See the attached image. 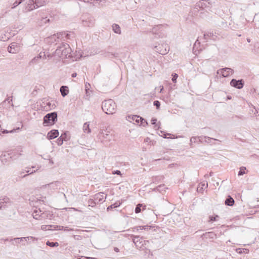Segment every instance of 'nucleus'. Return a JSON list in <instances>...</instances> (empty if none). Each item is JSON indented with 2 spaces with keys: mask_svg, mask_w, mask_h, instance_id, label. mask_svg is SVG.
<instances>
[{
  "mask_svg": "<svg viewBox=\"0 0 259 259\" xmlns=\"http://www.w3.org/2000/svg\"><path fill=\"white\" fill-rule=\"evenodd\" d=\"M140 121H141L140 125H143V126H145L148 124V122L142 118V119L140 120Z\"/></svg>",
  "mask_w": 259,
  "mask_h": 259,
  "instance_id": "nucleus-48",
  "label": "nucleus"
},
{
  "mask_svg": "<svg viewBox=\"0 0 259 259\" xmlns=\"http://www.w3.org/2000/svg\"><path fill=\"white\" fill-rule=\"evenodd\" d=\"M39 168H40V166H38L37 167V169H36V170H34L32 171H30V168H27V169H28L27 170L25 169V171L26 172H27V173H28V175H30V174H33L34 172H36L38 169H39Z\"/></svg>",
  "mask_w": 259,
  "mask_h": 259,
  "instance_id": "nucleus-42",
  "label": "nucleus"
},
{
  "mask_svg": "<svg viewBox=\"0 0 259 259\" xmlns=\"http://www.w3.org/2000/svg\"><path fill=\"white\" fill-rule=\"evenodd\" d=\"M68 34L66 33L65 32H61L60 33H58L57 34H54L52 37V38H54L56 40L55 38L57 37L58 39H63L64 38H68Z\"/></svg>",
  "mask_w": 259,
  "mask_h": 259,
  "instance_id": "nucleus-20",
  "label": "nucleus"
},
{
  "mask_svg": "<svg viewBox=\"0 0 259 259\" xmlns=\"http://www.w3.org/2000/svg\"><path fill=\"white\" fill-rule=\"evenodd\" d=\"M204 186H205L204 183L199 185V186L197 188V191L199 192H202L204 190Z\"/></svg>",
  "mask_w": 259,
  "mask_h": 259,
  "instance_id": "nucleus-40",
  "label": "nucleus"
},
{
  "mask_svg": "<svg viewBox=\"0 0 259 259\" xmlns=\"http://www.w3.org/2000/svg\"><path fill=\"white\" fill-rule=\"evenodd\" d=\"M47 105L48 106V109H54L55 107V105L54 103L52 104L50 102L47 103Z\"/></svg>",
  "mask_w": 259,
  "mask_h": 259,
  "instance_id": "nucleus-44",
  "label": "nucleus"
},
{
  "mask_svg": "<svg viewBox=\"0 0 259 259\" xmlns=\"http://www.w3.org/2000/svg\"><path fill=\"white\" fill-rule=\"evenodd\" d=\"M78 259H97L95 257L81 256Z\"/></svg>",
  "mask_w": 259,
  "mask_h": 259,
  "instance_id": "nucleus-54",
  "label": "nucleus"
},
{
  "mask_svg": "<svg viewBox=\"0 0 259 259\" xmlns=\"http://www.w3.org/2000/svg\"><path fill=\"white\" fill-rule=\"evenodd\" d=\"M156 122H157V119L156 118H152V119L151 120V124H153V125H155V128L156 129H158L159 128V126H157V125L156 124Z\"/></svg>",
  "mask_w": 259,
  "mask_h": 259,
  "instance_id": "nucleus-41",
  "label": "nucleus"
},
{
  "mask_svg": "<svg viewBox=\"0 0 259 259\" xmlns=\"http://www.w3.org/2000/svg\"><path fill=\"white\" fill-rule=\"evenodd\" d=\"M104 194L102 192H100L94 196V199L97 201V203L104 201Z\"/></svg>",
  "mask_w": 259,
  "mask_h": 259,
  "instance_id": "nucleus-22",
  "label": "nucleus"
},
{
  "mask_svg": "<svg viewBox=\"0 0 259 259\" xmlns=\"http://www.w3.org/2000/svg\"><path fill=\"white\" fill-rule=\"evenodd\" d=\"M76 76V73H73L72 74V77H75Z\"/></svg>",
  "mask_w": 259,
  "mask_h": 259,
  "instance_id": "nucleus-62",
  "label": "nucleus"
},
{
  "mask_svg": "<svg viewBox=\"0 0 259 259\" xmlns=\"http://www.w3.org/2000/svg\"><path fill=\"white\" fill-rule=\"evenodd\" d=\"M214 0H200L197 2L193 9L192 13L194 15H197V13H199V15L202 18L207 17L208 14V11H210ZM193 15V14H192Z\"/></svg>",
  "mask_w": 259,
  "mask_h": 259,
  "instance_id": "nucleus-1",
  "label": "nucleus"
},
{
  "mask_svg": "<svg viewBox=\"0 0 259 259\" xmlns=\"http://www.w3.org/2000/svg\"><path fill=\"white\" fill-rule=\"evenodd\" d=\"M41 157L44 159H49L50 156L48 155L46 157H42V155H41Z\"/></svg>",
  "mask_w": 259,
  "mask_h": 259,
  "instance_id": "nucleus-58",
  "label": "nucleus"
},
{
  "mask_svg": "<svg viewBox=\"0 0 259 259\" xmlns=\"http://www.w3.org/2000/svg\"><path fill=\"white\" fill-rule=\"evenodd\" d=\"M82 23L84 26L91 27L94 25L95 20L93 18L90 17L86 20H83Z\"/></svg>",
  "mask_w": 259,
  "mask_h": 259,
  "instance_id": "nucleus-18",
  "label": "nucleus"
},
{
  "mask_svg": "<svg viewBox=\"0 0 259 259\" xmlns=\"http://www.w3.org/2000/svg\"><path fill=\"white\" fill-rule=\"evenodd\" d=\"M112 174L114 175H121V171L119 170H116L112 171Z\"/></svg>",
  "mask_w": 259,
  "mask_h": 259,
  "instance_id": "nucleus-52",
  "label": "nucleus"
},
{
  "mask_svg": "<svg viewBox=\"0 0 259 259\" xmlns=\"http://www.w3.org/2000/svg\"><path fill=\"white\" fill-rule=\"evenodd\" d=\"M153 105H154V106L156 107V108L157 109H158L160 106V103L159 101L156 100V101H154Z\"/></svg>",
  "mask_w": 259,
  "mask_h": 259,
  "instance_id": "nucleus-43",
  "label": "nucleus"
},
{
  "mask_svg": "<svg viewBox=\"0 0 259 259\" xmlns=\"http://www.w3.org/2000/svg\"><path fill=\"white\" fill-rule=\"evenodd\" d=\"M142 207H143V210L144 209H145L146 208V206L145 205H143L142 204H138L136 207V208H135V213H138L139 212H140L142 210Z\"/></svg>",
  "mask_w": 259,
  "mask_h": 259,
  "instance_id": "nucleus-28",
  "label": "nucleus"
},
{
  "mask_svg": "<svg viewBox=\"0 0 259 259\" xmlns=\"http://www.w3.org/2000/svg\"><path fill=\"white\" fill-rule=\"evenodd\" d=\"M116 108V104L112 99L106 100L102 102V109L107 114H113L115 112Z\"/></svg>",
  "mask_w": 259,
  "mask_h": 259,
  "instance_id": "nucleus-3",
  "label": "nucleus"
},
{
  "mask_svg": "<svg viewBox=\"0 0 259 259\" xmlns=\"http://www.w3.org/2000/svg\"><path fill=\"white\" fill-rule=\"evenodd\" d=\"M219 33L213 30H209V31L205 32L203 35L204 39L206 40L209 39L213 40H216L219 39Z\"/></svg>",
  "mask_w": 259,
  "mask_h": 259,
  "instance_id": "nucleus-8",
  "label": "nucleus"
},
{
  "mask_svg": "<svg viewBox=\"0 0 259 259\" xmlns=\"http://www.w3.org/2000/svg\"><path fill=\"white\" fill-rule=\"evenodd\" d=\"M61 136H63V137L64 141H68L69 140V138L68 137L67 133L65 132V133L62 134Z\"/></svg>",
  "mask_w": 259,
  "mask_h": 259,
  "instance_id": "nucleus-46",
  "label": "nucleus"
},
{
  "mask_svg": "<svg viewBox=\"0 0 259 259\" xmlns=\"http://www.w3.org/2000/svg\"><path fill=\"white\" fill-rule=\"evenodd\" d=\"M142 119V117L138 115H129L127 117V120L130 122L135 121L137 123L139 124L140 120Z\"/></svg>",
  "mask_w": 259,
  "mask_h": 259,
  "instance_id": "nucleus-19",
  "label": "nucleus"
},
{
  "mask_svg": "<svg viewBox=\"0 0 259 259\" xmlns=\"http://www.w3.org/2000/svg\"><path fill=\"white\" fill-rule=\"evenodd\" d=\"M15 131V130H12L8 131L7 130L3 129L0 126V135L2 136L3 134H6L8 133H13Z\"/></svg>",
  "mask_w": 259,
  "mask_h": 259,
  "instance_id": "nucleus-32",
  "label": "nucleus"
},
{
  "mask_svg": "<svg viewBox=\"0 0 259 259\" xmlns=\"http://www.w3.org/2000/svg\"><path fill=\"white\" fill-rule=\"evenodd\" d=\"M31 239H36L35 237H33L32 236H28V237H21V238H14V241H17L20 240L21 241H25L28 242H30V240Z\"/></svg>",
  "mask_w": 259,
  "mask_h": 259,
  "instance_id": "nucleus-25",
  "label": "nucleus"
},
{
  "mask_svg": "<svg viewBox=\"0 0 259 259\" xmlns=\"http://www.w3.org/2000/svg\"><path fill=\"white\" fill-rule=\"evenodd\" d=\"M46 244L51 247H57L59 246V243L57 242H50L48 241Z\"/></svg>",
  "mask_w": 259,
  "mask_h": 259,
  "instance_id": "nucleus-35",
  "label": "nucleus"
},
{
  "mask_svg": "<svg viewBox=\"0 0 259 259\" xmlns=\"http://www.w3.org/2000/svg\"><path fill=\"white\" fill-rule=\"evenodd\" d=\"M54 229L55 230H64V231H73V229L70 228L68 227H64V226H53Z\"/></svg>",
  "mask_w": 259,
  "mask_h": 259,
  "instance_id": "nucleus-24",
  "label": "nucleus"
},
{
  "mask_svg": "<svg viewBox=\"0 0 259 259\" xmlns=\"http://www.w3.org/2000/svg\"><path fill=\"white\" fill-rule=\"evenodd\" d=\"M10 203V199L7 197L0 198V209L6 207V204Z\"/></svg>",
  "mask_w": 259,
  "mask_h": 259,
  "instance_id": "nucleus-17",
  "label": "nucleus"
},
{
  "mask_svg": "<svg viewBox=\"0 0 259 259\" xmlns=\"http://www.w3.org/2000/svg\"><path fill=\"white\" fill-rule=\"evenodd\" d=\"M71 49L67 44H63L56 50L54 56L62 59L72 57Z\"/></svg>",
  "mask_w": 259,
  "mask_h": 259,
  "instance_id": "nucleus-2",
  "label": "nucleus"
},
{
  "mask_svg": "<svg viewBox=\"0 0 259 259\" xmlns=\"http://www.w3.org/2000/svg\"><path fill=\"white\" fill-rule=\"evenodd\" d=\"M131 238L136 247L139 249H144L147 244L149 243V241L144 240L143 237L140 236L132 235Z\"/></svg>",
  "mask_w": 259,
  "mask_h": 259,
  "instance_id": "nucleus-4",
  "label": "nucleus"
},
{
  "mask_svg": "<svg viewBox=\"0 0 259 259\" xmlns=\"http://www.w3.org/2000/svg\"><path fill=\"white\" fill-rule=\"evenodd\" d=\"M8 51L9 53L14 54L18 52L19 47L16 42H12L8 48Z\"/></svg>",
  "mask_w": 259,
  "mask_h": 259,
  "instance_id": "nucleus-15",
  "label": "nucleus"
},
{
  "mask_svg": "<svg viewBox=\"0 0 259 259\" xmlns=\"http://www.w3.org/2000/svg\"><path fill=\"white\" fill-rule=\"evenodd\" d=\"M57 120V113L53 112L48 113L44 117L43 124L44 126H50L55 124Z\"/></svg>",
  "mask_w": 259,
  "mask_h": 259,
  "instance_id": "nucleus-5",
  "label": "nucleus"
},
{
  "mask_svg": "<svg viewBox=\"0 0 259 259\" xmlns=\"http://www.w3.org/2000/svg\"><path fill=\"white\" fill-rule=\"evenodd\" d=\"M60 91L61 95L64 97L67 96L69 93L68 88L67 86L62 85L60 87Z\"/></svg>",
  "mask_w": 259,
  "mask_h": 259,
  "instance_id": "nucleus-23",
  "label": "nucleus"
},
{
  "mask_svg": "<svg viewBox=\"0 0 259 259\" xmlns=\"http://www.w3.org/2000/svg\"><path fill=\"white\" fill-rule=\"evenodd\" d=\"M114 250L116 252H118L119 251V249H118V248L116 247H115L114 248Z\"/></svg>",
  "mask_w": 259,
  "mask_h": 259,
  "instance_id": "nucleus-57",
  "label": "nucleus"
},
{
  "mask_svg": "<svg viewBox=\"0 0 259 259\" xmlns=\"http://www.w3.org/2000/svg\"><path fill=\"white\" fill-rule=\"evenodd\" d=\"M48 0H29L26 8L29 11H31L35 9H37L41 6H44L47 3Z\"/></svg>",
  "mask_w": 259,
  "mask_h": 259,
  "instance_id": "nucleus-6",
  "label": "nucleus"
},
{
  "mask_svg": "<svg viewBox=\"0 0 259 259\" xmlns=\"http://www.w3.org/2000/svg\"><path fill=\"white\" fill-rule=\"evenodd\" d=\"M90 84L89 83L86 82L85 84V90L86 95H85L84 98H85V99L87 100H89V97H88V93H89V90H90Z\"/></svg>",
  "mask_w": 259,
  "mask_h": 259,
  "instance_id": "nucleus-34",
  "label": "nucleus"
},
{
  "mask_svg": "<svg viewBox=\"0 0 259 259\" xmlns=\"http://www.w3.org/2000/svg\"><path fill=\"white\" fill-rule=\"evenodd\" d=\"M59 136V132L57 130H52L47 134V138L49 140L54 139Z\"/></svg>",
  "mask_w": 259,
  "mask_h": 259,
  "instance_id": "nucleus-16",
  "label": "nucleus"
},
{
  "mask_svg": "<svg viewBox=\"0 0 259 259\" xmlns=\"http://www.w3.org/2000/svg\"><path fill=\"white\" fill-rule=\"evenodd\" d=\"M152 228L151 226H137L134 227V229H136L137 231H140L142 230H150Z\"/></svg>",
  "mask_w": 259,
  "mask_h": 259,
  "instance_id": "nucleus-29",
  "label": "nucleus"
},
{
  "mask_svg": "<svg viewBox=\"0 0 259 259\" xmlns=\"http://www.w3.org/2000/svg\"><path fill=\"white\" fill-rule=\"evenodd\" d=\"M225 203L227 205L232 206L234 203V200L230 196H228L225 200Z\"/></svg>",
  "mask_w": 259,
  "mask_h": 259,
  "instance_id": "nucleus-26",
  "label": "nucleus"
},
{
  "mask_svg": "<svg viewBox=\"0 0 259 259\" xmlns=\"http://www.w3.org/2000/svg\"><path fill=\"white\" fill-rule=\"evenodd\" d=\"M198 139L199 142L200 143H207L211 145L215 144V143L214 142V141H218L220 142H221L218 139L212 138H210V137H206V136H203L198 137Z\"/></svg>",
  "mask_w": 259,
  "mask_h": 259,
  "instance_id": "nucleus-10",
  "label": "nucleus"
},
{
  "mask_svg": "<svg viewBox=\"0 0 259 259\" xmlns=\"http://www.w3.org/2000/svg\"><path fill=\"white\" fill-rule=\"evenodd\" d=\"M60 183L58 181L54 182L51 183L50 184L45 185L44 186L45 188H50V189H52L53 190H55L58 189V187L60 186Z\"/></svg>",
  "mask_w": 259,
  "mask_h": 259,
  "instance_id": "nucleus-21",
  "label": "nucleus"
},
{
  "mask_svg": "<svg viewBox=\"0 0 259 259\" xmlns=\"http://www.w3.org/2000/svg\"><path fill=\"white\" fill-rule=\"evenodd\" d=\"M12 102V97L11 96V97H9L7 98V99H6L3 103H2V105L4 106L5 104H6L7 103V102H8V104H10V105L11 106H13V104L12 103L11 104V102Z\"/></svg>",
  "mask_w": 259,
  "mask_h": 259,
  "instance_id": "nucleus-36",
  "label": "nucleus"
},
{
  "mask_svg": "<svg viewBox=\"0 0 259 259\" xmlns=\"http://www.w3.org/2000/svg\"><path fill=\"white\" fill-rule=\"evenodd\" d=\"M22 3V0H16L15 3L13 4V6L12 7L13 9L16 7L17 6L20 5Z\"/></svg>",
  "mask_w": 259,
  "mask_h": 259,
  "instance_id": "nucleus-45",
  "label": "nucleus"
},
{
  "mask_svg": "<svg viewBox=\"0 0 259 259\" xmlns=\"http://www.w3.org/2000/svg\"><path fill=\"white\" fill-rule=\"evenodd\" d=\"M88 203H89V206L93 207H95L96 206V204L98 203L94 199H90L88 201Z\"/></svg>",
  "mask_w": 259,
  "mask_h": 259,
  "instance_id": "nucleus-37",
  "label": "nucleus"
},
{
  "mask_svg": "<svg viewBox=\"0 0 259 259\" xmlns=\"http://www.w3.org/2000/svg\"><path fill=\"white\" fill-rule=\"evenodd\" d=\"M112 30L116 33H117V34L121 33L120 28L118 24H114L112 25Z\"/></svg>",
  "mask_w": 259,
  "mask_h": 259,
  "instance_id": "nucleus-30",
  "label": "nucleus"
},
{
  "mask_svg": "<svg viewBox=\"0 0 259 259\" xmlns=\"http://www.w3.org/2000/svg\"><path fill=\"white\" fill-rule=\"evenodd\" d=\"M205 238L206 239H214L216 237V234L212 232H209L204 234Z\"/></svg>",
  "mask_w": 259,
  "mask_h": 259,
  "instance_id": "nucleus-27",
  "label": "nucleus"
},
{
  "mask_svg": "<svg viewBox=\"0 0 259 259\" xmlns=\"http://www.w3.org/2000/svg\"><path fill=\"white\" fill-rule=\"evenodd\" d=\"M246 167L242 166L240 167V170L238 172V176H242L245 173Z\"/></svg>",
  "mask_w": 259,
  "mask_h": 259,
  "instance_id": "nucleus-38",
  "label": "nucleus"
},
{
  "mask_svg": "<svg viewBox=\"0 0 259 259\" xmlns=\"http://www.w3.org/2000/svg\"><path fill=\"white\" fill-rule=\"evenodd\" d=\"M91 92H92V91H90L89 90V93H88V97H89V98H90V96H91V93H91Z\"/></svg>",
  "mask_w": 259,
  "mask_h": 259,
  "instance_id": "nucleus-64",
  "label": "nucleus"
},
{
  "mask_svg": "<svg viewBox=\"0 0 259 259\" xmlns=\"http://www.w3.org/2000/svg\"><path fill=\"white\" fill-rule=\"evenodd\" d=\"M99 138L104 144H108L112 139V135L105 130H101L98 135Z\"/></svg>",
  "mask_w": 259,
  "mask_h": 259,
  "instance_id": "nucleus-7",
  "label": "nucleus"
},
{
  "mask_svg": "<svg viewBox=\"0 0 259 259\" xmlns=\"http://www.w3.org/2000/svg\"><path fill=\"white\" fill-rule=\"evenodd\" d=\"M17 243H20L21 242H23V241H21L20 240L15 241Z\"/></svg>",
  "mask_w": 259,
  "mask_h": 259,
  "instance_id": "nucleus-63",
  "label": "nucleus"
},
{
  "mask_svg": "<svg viewBox=\"0 0 259 259\" xmlns=\"http://www.w3.org/2000/svg\"><path fill=\"white\" fill-rule=\"evenodd\" d=\"M172 75V79H171L172 81L174 83H175V82H176L177 79V78H178V74H176V73H174V74H173Z\"/></svg>",
  "mask_w": 259,
  "mask_h": 259,
  "instance_id": "nucleus-49",
  "label": "nucleus"
},
{
  "mask_svg": "<svg viewBox=\"0 0 259 259\" xmlns=\"http://www.w3.org/2000/svg\"><path fill=\"white\" fill-rule=\"evenodd\" d=\"M120 205H121V203L119 201H116L114 204H112L110 205V206H109L107 207V209L108 211H109L110 210H111L113 208H116V207L119 206Z\"/></svg>",
  "mask_w": 259,
  "mask_h": 259,
  "instance_id": "nucleus-31",
  "label": "nucleus"
},
{
  "mask_svg": "<svg viewBox=\"0 0 259 259\" xmlns=\"http://www.w3.org/2000/svg\"><path fill=\"white\" fill-rule=\"evenodd\" d=\"M25 170H24L23 171H22L20 172L19 174V177H22V178H25L26 177V176H28V175H22V174H24V173L25 172Z\"/></svg>",
  "mask_w": 259,
  "mask_h": 259,
  "instance_id": "nucleus-53",
  "label": "nucleus"
},
{
  "mask_svg": "<svg viewBox=\"0 0 259 259\" xmlns=\"http://www.w3.org/2000/svg\"><path fill=\"white\" fill-rule=\"evenodd\" d=\"M13 239H11L9 240L8 238H7V239H5L4 240L5 241H12L14 240Z\"/></svg>",
  "mask_w": 259,
  "mask_h": 259,
  "instance_id": "nucleus-61",
  "label": "nucleus"
},
{
  "mask_svg": "<svg viewBox=\"0 0 259 259\" xmlns=\"http://www.w3.org/2000/svg\"><path fill=\"white\" fill-rule=\"evenodd\" d=\"M160 132L161 134H163V135H160V136H162V137H163L164 138H166V135H170V134H165L164 133V132L161 131H160Z\"/></svg>",
  "mask_w": 259,
  "mask_h": 259,
  "instance_id": "nucleus-55",
  "label": "nucleus"
},
{
  "mask_svg": "<svg viewBox=\"0 0 259 259\" xmlns=\"http://www.w3.org/2000/svg\"><path fill=\"white\" fill-rule=\"evenodd\" d=\"M219 217L218 215H216L214 217L213 216H210L209 217V221L210 222H213L217 220V219L219 218Z\"/></svg>",
  "mask_w": 259,
  "mask_h": 259,
  "instance_id": "nucleus-47",
  "label": "nucleus"
},
{
  "mask_svg": "<svg viewBox=\"0 0 259 259\" xmlns=\"http://www.w3.org/2000/svg\"><path fill=\"white\" fill-rule=\"evenodd\" d=\"M54 226H52V225H50V226H48V227H53ZM48 227V226H45V225H42L41 226V229L42 230H45L46 229V228Z\"/></svg>",
  "mask_w": 259,
  "mask_h": 259,
  "instance_id": "nucleus-56",
  "label": "nucleus"
},
{
  "mask_svg": "<svg viewBox=\"0 0 259 259\" xmlns=\"http://www.w3.org/2000/svg\"><path fill=\"white\" fill-rule=\"evenodd\" d=\"M48 212H42L40 209L34 210L32 215L34 219L36 220H41L47 219L48 218Z\"/></svg>",
  "mask_w": 259,
  "mask_h": 259,
  "instance_id": "nucleus-12",
  "label": "nucleus"
},
{
  "mask_svg": "<svg viewBox=\"0 0 259 259\" xmlns=\"http://www.w3.org/2000/svg\"><path fill=\"white\" fill-rule=\"evenodd\" d=\"M109 57H110V58H113V57H118V53H111L109 55Z\"/></svg>",
  "mask_w": 259,
  "mask_h": 259,
  "instance_id": "nucleus-50",
  "label": "nucleus"
},
{
  "mask_svg": "<svg viewBox=\"0 0 259 259\" xmlns=\"http://www.w3.org/2000/svg\"><path fill=\"white\" fill-rule=\"evenodd\" d=\"M198 139V137H192L191 139H190V142L191 143H195L196 142V140L197 139Z\"/></svg>",
  "mask_w": 259,
  "mask_h": 259,
  "instance_id": "nucleus-51",
  "label": "nucleus"
},
{
  "mask_svg": "<svg viewBox=\"0 0 259 259\" xmlns=\"http://www.w3.org/2000/svg\"><path fill=\"white\" fill-rule=\"evenodd\" d=\"M63 136H61L57 140V143L59 146H61L63 143Z\"/></svg>",
  "mask_w": 259,
  "mask_h": 259,
  "instance_id": "nucleus-39",
  "label": "nucleus"
},
{
  "mask_svg": "<svg viewBox=\"0 0 259 259\" xmlns=\"http://www.w3.org/2000/svg\"><path fill=\"white\" fill-rule=\"evenodd\" d=\"M244 84V82L243 79L237 80L236 79H232L230 81V85L236 89H242Z\"/></svg>",
  "mask_w": 259,
  "mask_h": 259,
  "instance_id": "nucleus-14",
  "label": "nucleus"
},
{
  "mask_svg": "<svg viewBox=\"0 0 259 259\" xmlns=\"http://www.w3.org/2000/svg\"><path fill=\"white\" fill-rule=\"evenodd\" d=\"M41 57V56L40 55H39V56H37V57H34L33 60H37V59L38 58H40Z\"/></svg>",
  "mask_w": 259,
  "mask_h": 259,
  "instance_id": "nucleus-60",
  "label": "nucleus"
},
{
  "mask_svg": "<svg viewBox=\"0 0 259 259\" xmlns=\"http://www.w3.org/2000/svg\"><path fill=\"white\" fill-rule=\"evenodd\" d=\"M162 186L161 185H159L158 186V187H157L155 189L157 191H160L159 190V189Z\"/></svg>",
  "mask_w": 259,
  "mask_h": 259,
  "instance_id": "nucleus-59",
  "label": "nucleus"
},
{
  "mask_svg": "<svg viewBox=\"0 0 259 259\" xmlns=\"http://www.w3.org/2000/svg\"><path fill=\"white\" fill-rule=\"evenodd\" d=\"M163 27L162 25H156L153 27L151 32L156 35V37H162L164 35L162 32Z\"/></svg>",
  "mask_w": 259,
  "mask_h": 259,
  "instance_id": "nucleus-11",
  "label": "nucleus"
},
{
  "mask_svg": "<svg viewBox=\"0 0 259 259\" xmlns=\"http://www.w3.org/2000/svg\"><path fill=\"white\" fill-rule=\"evenodd\" d=\"M234 70L231 68L225 67L217 71L218 74H221L223 77H227L233 74Z\"/></svg>",
  "mask_w": 259,
  "mask_h": 259,
  "instance_id": "nucleus-13",
  "label": "nucleus"
},
{
  "mask_svg": "<svg viewBox=\"0 0 259 259\" xmlns=\"http://www.w3.org/2000/svg\"><path fill=\"white\" fill-rule=\"evenodd\" d=\"M83 130L84 133H87L88 134L90 133L91 132V130L89 127V124L88 122H85L84 123L83 126Z\"/></svg>",
  "mask_w": 259,
  "mask_h": 259,
  "instance_id": "nucleus-33",
  "label": "nucleus"
},
{
  "mask_svg": "<svg viewBox=\"0 0 259 259\" xmlns=\"http://www.w3.org/2000/svg\"><path fill=\"white\" fill-rule=\"evenodd\" d=\"M154 50L160 54L165 55L168 52L169 48L167 44L163 43L155 46Z\"/></svg>",
  "mask_w": 259,
  "mask_h": 259,
  "instance_id": "nucleus-9",
  "label": "nucleus"
}]
</instances>
